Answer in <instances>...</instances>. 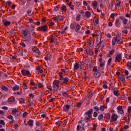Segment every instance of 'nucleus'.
<instances>
[{
  "mask_svg": "<svg viewBox=\"0 0 131 131\" xmlns=\"http://www.w3.org/2000/svg\"><path fill=\"white\" fill-rule=\"evenodd\" d=\"M22 35L24 36V39H25L26 43L27 45H33V37L32 35L27 30H23L22 31Z\"/></svg>",
  "mask_w": 131,
  "mask_h": 131,
  "instance_id": "1",
  "label": "nucleus"
},
{
  "mask_svg": "<svg viewBox=\"0 0 131 131\" xmlns=\"http://www.w3.org/2000/svg\"><path fill=\"white\" fill-rule=\"evenodd\" d=\"M116 42L119 45H121L122 43V38L119 36H117L116 37H114L112 42L113 46H115Z\"/></svg>",
  "mask_w": 131,
  "mask_h": 131,
  "instance_id": "2",
  "label": "nucleus"
},
{
  "mask_svg": "<svg viewBox=\"0 0 131 131\" xmlns=\"http://www.w3.org/2000/svg\"><path fill=\"white\" fill-rule=\"evenodd\" d=\"M106 46V40H101V39H99V40H97V46L99 47V49H103L104 47Z\"/></svg>",
  "mask_w": 131,
  "mask_h": 131,
  "instance_id": "3",
  "label": "nucleus"
},
{
  "mask_svg": "<svg viewBox=\"0 0 131 131\" xmlns=\"http://www.w3.org/2000/svg\"><path fill=\"white\" fill-rule=\"evenodd\" d=\"M92 112H93V109L91 108L85 113L86 115H88L89 118L86 117L84 119V120H86L88 121V120H90V118H92Z\"/></svg>",
  "mask_w": 131,
  "mask_h": 131,
  "instance_id": "4",
  "label": "nucleus"
},
{
  "mask_svg": "<svg viewBox=\"0 0 131 131\" xmlns=\"http://www.w3.org/2000/svg\"><path fill=\"white\" fill-rule=\"evenodd\" d=\"M93 51L92 49H91V48L87 47V48L85 50L84 54L86 55V56H89V55H90V56L93 55Z\"/></svg>",
  "mask_w": 131,
  "mask_h": 131,
  "instance_id": "5",
  "label": "nucleus"
},
{
  "mask_svg": "<svg viewBox=\"0 0 131 131\" xmlns=\"http://www.w3.org/2000/svg\"><path fill=\"white\" fill-rule=\"evenodd\" d=\"M123 26L124 28H126L127 29H131V25L127 24V19H124L123 21Z\"/></svg>",
  "mask_w": 131,
  "mask_h": 131,
  "instance_id": "6",
  "label": "nucleus"
},
{
  "mask_svg": "<svg viewBox=\"0 0 131 131\" xmlns=\"http://www.w3.org/2000/svg\"><path fill=\"white\" fill-rule=\"evenodd\" d=\"M121 57H122L121 54H118L116 56L115 62L116 63H117V62H118L119 63L120 62V61H121L122 60V58Z\"/></svg>",
  "mask_w": 131,
  "mask_h": 131,
  "instance_id": "7",
  "label": "nucleus"
},
{
  "mask_svg": "<svg viewBox=\"0 0 131 131\" xmlns=\"http://www.w3.org/2000/svg\"><path fill=\"white\" fill-rule=\"evenodd\" d=\"M21 73L24 76H28L29 75H30V72L28 70H27L26 71L23 70L21 71Z\"/></svg>",
  "mask_w": 131,
  "mask_h": 131,
  "instance_id": "8",
  "label": "nucleus"
},
{
  "mask_svg": "<svg viewBox=\"0 0 131 131\" xmlns=\"http://www.w3.org/2000/svg\"><path fill=\"white\" fill-rule=\"evenodd\" d=\"M94 77L95 78H99L101 76V71L98 70L97 72H95L94 74Z\"/></svg>",
  "mask_w": 131,
  "mask_h": 131,
  "instance_id": "9",
  "label": "nucleus"
},
{
  "mask_svg": "<svg viewBox=\"0 0 131 131\" xmlns=\"http://www.w3.org/2000/svg\"><path fill=\"white\" fill-rule=\"evenodd\" d=\"M3 23L4 26L7 27L9 26L11 24V22L10 21L7 20L6 19H4L3 20Z\"/></svg>",
  "mask_w": 131,
  "mask_h": 131,
  "instance_id": "10",
  "label": "nucleus"
},
{
  "mask_svg": "<svg viewBox=\"0 0 131 131\" xmlns=\"http://www.w3.org/2000/svg\"><path fill=\"white\" fill-rule=\"evenodd\" d=\"M69 109H70V105L67 104L63 106V111H64V112H67Z\"/></svg>",
  "mask_w": 131,
  "mask_h": 131,
  "instance_id": "11",
  "label": "nucleus"
},
{
  "mask_svg": "<svg viewBox=\"0 0 131 131\" xmlns=\"http://www.w3.org/2000/svg\"><path fill=\"white\" fill-rule=\"evenodd\" d=\"M55 19L58 20V21H63L64 20V17L62 15H58L55 17Z\"/></svg>",
  "mask_w": 131,
  "mask_h": 131,
  "instance_id": "12",
  "label": "nucleus"
},
{
  "mask_svg": "<svg viewBox=\"0 0 131 131\" xmlns=\"http://www.w3.org/2000/svg\"><path fill=\"white\" fill-rule=\"evenodd\" d=\"M117 118H118V116L115 114H113L112 115V119L114 120V121H116L117 120Z\"/></svg>",
  "mask_w": 131,
  "mask_h": 131,
  "instance_id": "13",
  "label": "nucleus"
},
{
  "mask_svg": "<svg viewBox=\"0 0 131 131\" xmlns=\"http://www.w3.org/2000/svg\"><path fill=\"white\" fill-rule=\"evenodd\" d=\"M26 125H29V126H31L32 127V126H33V120L30 119L28 121V124H26Z\"/></svg>",
  "mask_w": 131,
  "mask_h": 131,
  "instance_id": "14",
  "label": "nucleus"
},
{
  "mask_svg": "<svg viewBox=\"0 0 131 131\" xmlns=\"http://www.w3.org/2000/svg\"><path fill=\"white\" fill-rule=\"evenodd\" d=\"M113 92L115 96H116L117 97H118V96H119V95H120L119 92H118V90L116 91V90H115V89H113Z\"/></svg>",
  "mask_w": 131,
  "mask_h": 131,
  "instance_id": "15",
  "label": "nucleus"
},
{
  "mask_svg": "<svg viewBox=\"0 0 131 131\" xmlns=\"http://www.w3.org/2000/svg\"><path fill=\"white\" fill-rule=\"evenodd\" d=\"M80 66V64L78 63H75L74 66V68L75 69V70H78L79 69V67Z\"/></svg>",
  "mask_w": 131,
  "mask_h": 131,
  "instance_id": "16",
  "label": "nucleus"
},
{
  "mask_svg": "<svg viewBox=\"0 0 131 131\" xmlns=\"http://www.w3.org/2000/svg\"><path fill=\"white\" fill-rule=\"evenodd\" d=\"M93 22H94V25H98V24H99V20H98V19L96 17L94 18Z\"/></svg>",
  "mask_w": 131,
  "mask_h": 131,
  "instance_id": "17",
  "label": "nucleus"
},
{
  "mask_svg": "<svg viewBox=\"0 0 131 131\" xmlns=\"http://www.w3.org/2000/svg\"><path fill=\"white\" fill-rule=\"evenodd\" d=\"M33 52L34 53H35L36 54H39V50H38V48L35 47L33 49Z\"/></svg>",
  "mask_w": 131,
  "mask_h": 131,
  "instance_id": "18",
  "label": "nucleus"
},
{
  "mask_svg": "<svg viewBox=\"0 0 131 131\" xmlns=\"http://www.w3.org/2000/svg\"><path fill=\"white\" fill-rule=\"evenodd\" d=\"M8 102H11L13 103V102H15L16 101V98L15 97H10L8 100Z\"/></svg>",
  "mask_w": 131,
  "mask_h": 131,
  "instance_id": "19",
  "label": "nucleus"
},
{
  "mask_svg": "<svg viewBox=\"0 0 131 131\" xmlns=\"http://www.w3.org/2000/svg\"><path fill=\"white\" fill-rule=\"evenodd\" d=\"M106 108H107V105L106 104H104V105L100 106V110H101V111H104V110H105V109H106Z\"/></svg>",
  "mask_w": 131,
  "mask_h": 131,
  "instance_id": "20",
  "label": "nucleus"
},
{
  "mask_svg": "<svg viewBox=\"0 0 131 131\" xmlns=\"http://www.w3.org/2000/svg\"><path fill=\"white\" fill-rule=\"evenodd\" d=\"M41 31H47V29H48V26L45 25L41 27Z\"/></svg>",
  "mask_w": 131,
  "mask_h": 131,
  "instance_id": "21",
  "label": "nucleus"
},
{
  "mask_svg": "<svg viewBox=\"0 0 131 131\" xmlns=\"http://www.w3.org/2000/svg\"><path fill=\"white\" fill-rule=\"evenodd\" d=\"M77 25V24H76V23H74L73 24H71V28H72V29H75V28L76 27Z\"/></svg>",
  "mask_w": 131,
  "mask_h": 131,
  "instance_id": "22",
  "label": "nucleus"
},
{
  "mask_svg": "<svg viewBox=\"0 0 131 131\" xmlns=\"http://www.w3.org/2000/svg\"><path fill=\"white\" fill-rule=\"evenodd\" d=\"M69 81V78H68V77H65L63 79V83H64V84H67Z\"/></svg>",
  "mask_w": 131,
  "mask_h": 131,
  "instance_id": "23",
  "label": "nucleus"
},
{
  "mask_svg": "<svg viewBox=\"0 0 131 131\" xmlns=\"http://www.w3.org/2000/svg\"><path fill=\"white\" fill-rule=\"evenodd\" d=\"M81 28V27L80 25L77 24V26H76V32H79V30Z\"/></svg>",
  "mask_w": 131,
  "mask_h": 131,
  "instance_id": "24",
  "label": "nucleus"
},
{
  "mask_svg": "<svg viewBox=\"0 0 131 131\" xmlns=\"http://www.w3.org/2000/svg\"><path fill=\"white\" fill-rule=\"evenodd\" d=\"M53 85L54 86H56V88H59V82L55 80L53 82Z\"/></svg>",
  "mask_w": 131,
  "mask_h": 131,
  "instance_id": "25",
  "label": "nucleus"
},
{
  "mask_svg": "<svg viewBox=\"0 0 131 131\" xmlns=\"http://www.w3.org/2000/svg\"><path fill=\"white\" fill-rule=\"evenodd\" d=\"M92 5L93 6V7H94L95 8H96V7L98 6V2L96 1H93L92 3Z\"/></svg>",
  "mask_w": 131,
  "mask_h": 131,
  "instance_id": "26",
  "label": "nucleus"
},
{
  "mask_svg": "<svg viewBox=\"0 0 131 131\" xmlns=\"http://www.w3.org/2000/svg\"><path fill=\"white\" fill-rule=\"evenodd\" d=\"M98 119H99V120H103V119H104V115H103V114L99 115Z\"/></svg>",
  "mask_w": 131,
  "mask_h": 131,
  "instance_id": "27",
  "label": "nucleus"
},
{
  "mask_svg": "<svg viewBox=\"0 0 131 131\" xmlns=\"http://www.w3.org/2000/svg\"><path fill=\"white\" fill-rule=\"evenodd\" d=\"M56 38H55V37H53V36H51V38H50L49 39L50 42H51V43H53V42H54Z\"/></svg>",
  "mask_w": 131,
  "mask_h": 131,
  "instance_id": "28",
  "label": "nucleus"
},
{
  "mask_svg": "<svg viewBox=\"0 0 131 131\" xmlns=\"http://www.w3.org/2000/svg\"><path fill=\"white\" fill-rule=\"evenodd\" d=\"M85 15L86 17L90 18V17H91V13L90 12V11H86Z\"/></svg>",
  "mask_w": 131,
  "mask_h": 131,
  "instance_id": "29",
  "label": "nucleus"
},
{
  "mask_svg": "<svg viewBox=\"0 0 131 131\" xmlns=\"http://www.w3.org/2000/svg\"><path fill=\"white\" fill-rule=\"evenodd\" d=\"M69 6L70 8H71V10H74V6L72 5V2H70Z\"/></svg>",
  "mask_w": 131,
  "mask_h": 131,
  "instance_id": "30",
  "label": "nucleus"
},
{
  "mask_svg": "<svg viewBox=\"0 0 131 131\" xmlns=\"http://www.w3.org/2000/svg\"><path fill=\"white\" fill-rule=\"evenodd\" d=\"M18 101L21 104H24V103H25V99L23 98H19Z\"/></svg>",
  "mask_w": 131,
  "mask_h": 131,
  "instance_id": "31",
  "label": "nucleus"
},
{
  "mask_svg": "<svg viewBox=\"0 0 131 131\" xmlns=\"http://www.w3.org/2000/svg\"><path fill=\"white\" fill-rule=\"evenodd\" d=\"M109 6H110V9L111 10L113 8V2L111 1V2H109Z\"/></svg>",
  "mask_w": 131,
  "mask_h": 131,
  "instance_id": "32",
  "label": "nucleus"
},
{
  "mask_svg": "<svg viewBox=\"0 0 131 131\" xmlns=\"http://www.w3.org/2000/svg\"><path fill=\"white\" fill-rule=\"evenodd\" d=\"M16 112H17V109H16V108H13V109L12 110V115H16Z\"/></svg>",
  "mask_w": 131,
  "mask_h": 131,
  "instance_id": "33",
  "label": "nucleus"
},
{
  "mask_svg": "<svg viewBox=\"0 0 131 131\" xmlns=\"http://www.w3.org/2000/svg\"><path fill=\"white\" fill-rule=\"evenodd\" d=\"M61 10H62L63 12L66 11V10H67V7H66V6L63 5L61 8Z\"/></svg>",
  "mask_w": 131,
  "mask_h": 131,
  "instance_id": "34",
  "label": "nucleus"
},
{
  "mask_svg": "<svg viewBox=\"0 0 131 131\" xmlns=\"http://www.w3.org/2000/svg\"><path fill=\"white\" fill-rule=\"evenodd\" d=\"M79 67L80 69H83V68H84V62H81Z\"/></svg>",
  "mask_w": 131,
  "mask_h": 131,
  "instance_id": "35",
  "label": "nucleus"
},
{
  "mask_svg": "<svg viewBox=\"0 0 131 131\" xmlns=\"http://www.w3.org/2000/svg\"><path fill=\"white\" fill-rule=\"evenodd\" d=\"M82 103H83V102L82 101H80L78 102L77 105V108H80V107H81V105L82 104Z\"/></svg>",
  "mask_w": 131,
  "mask_h": 131,
  "instance_id": "36",
  "label": "nucleus"
},
{
  "mask_svg": "<svg viewBox=\"0 0 131 131\" xmlns=\"http://www.w3.org/2000/svg\"><path fill=\"white\" fill-rule=\"evenodd\" d=\"M2 90H3V91H5L6 92H8V88L6 86H1Z\"/></svg>",
  "mask_w": 131,
  "mask_h": 131,
  "instance_id": "37",
  "label": "nucleus"
},
{
  "mask_svg": "<svg viewBox=\"0 0 131 131\" xmlns=\"http://www.w3.org/2000/svg\"><path fill=\"white\" fill-rule=\"evenodd\" d=\"M120 79H121L122 83H124V82H125V78L123 76L121 77Z\"/></svg>",
  "mask_w": 131,
  "mask_h": 131,
  "instance_id": "38",
  "label": "nucleus"
},
{
  "mask_svg": "<svg viewBox=\"0 0 131 131\" xmlns=\"http://www.w3.org/2000/svg\"><path fill=\"white\" fill-rule=\"evenodd\" d=\"M105 117L107 119H110V117H111V116L110 115V114H106L105 115Z\"/></svg>",
  "mask_w": 131,
  "mask_h": 131,
  "instance_id": "39",
  "label": "nucleus"
},
{
  "mask_svg": "<svg viewBox=\"0 0 131 131\" xmlns=\"http://www.w3.org/2000/svg\"><path fill=\"white\" fill-rule=\"evenodd\" d=\"M119 19L117 18L116 20L115 25H116L117 27H118V26L119 25Z\"/></svg>",
  "mask_w": 131,
  "mask_h": 131,
  "instance_id": "40",
  "label": "nucleus"
},
{
  "mask_svg": "<svg viewBox=\"0 0 131 131\" xmlns=\"http://www.w3.org/2000/svg\"><path fill=\"white\" fill-rule=\"evenodd\" d=\"M88 97L89 100H91L92 99V97H93V94L92 93H88Z\"/></svg>",
  "mask_w": 131,
  "mask_h": 131,
  "instance_id": "41",
  "label": "nucleus"
},
{
  "mask_svg": "<svg viewBox=\"0 0 131 131\" xmlns=\"http://www.w3.org/2000/svg\"><path fill=\"white\" fill-rule=\"evenodd\" d=\"M59 80H63L64 78L63 76V75L59 74Z\"/></svg>",
  "mask_w": 131,
  "mask_h": 131,
  "instance_id": "42",
  "label": "nucleus"
},
{
  "mask_svg": "<svg viewBox=\"0 0 131 131\" xmlns=\"http://www.w3.org/2000/svg\"><path fill=\"white\" fill-rule=\"evenodd\" d=\"M66 73V71L64 70H62L60 71V73H59V74H61V75H63V74H65Z\"/></svg>",
  "mask_w": 131,
  "mask_h": 131,
  "instance_id": "43",
  "label": "nucleus"
},
{
  "mask_svg": "<svg viewBox=\"0 0 131 131\" xmlns=\"http://www.w3.org/2000/svg\"><path fill=\"white\" fill-rule=\"evenodd\" d=\"M111 62H112V58H110L107 61L108 66H110V65H111Z\"/></svg>",
  "mask_w": 131,
  "mask_h": 131,
  "instance_id": "44",
  "label": "nucleus"
},
{
  "mask_svg": "<svg viewBox=\"0 0 131 131\" xmlns=\"http://www.w3.org/2000/svg\"><path fill=\"white\" fill-rule=\"evenodd\" d=\"M16 116H19L21 115V112L19 111H16V113L15 114Z\"/></svg>",
  "mask_w": 131,
  "mask_h": 131,
  "instance_id": "45",
  "label": "nucleus"
},
{
  "mask_svg": "<svg viewBox=\"0 0 131 131\" xmlns=\"http://www.w3.org/2000/svg\"><path fill=\"white\" fill-rule=\"evenodd\" d=\"M19 89V86L16 85L12 88L13 91H16Z\"/></svg>",
  "mask_w": 131,
  "mask_h": 131,
  "instance_id": "46",
  "label": "nucleus"
},
{
  "mask_svg": "<svg viewBox=\"0 0 131 131\" xmlns=\"http://www.w3.org/2000/svg\"><path fill=\"white\" fill-rule=\"evenodd\" d=\"M81 15L80 14H78L76 16V20L77 21H79V20H80V16Z\"/></svg>",
  "mask_w": 131,
  "mask_h": 131,
  "instance_id": "47",
  "label": "nucleus"
},
{
  "mask_svg": "<svg viewBox=\"0 0 131 131\" xmlns=\"http://www.w3.org/2000/svg\"><path fill=\"white\" fill-rule=\"evenodd\" d=\"M117 110H118V111H120L122 110V106L119 105L117 107Z\"/></svg>",
  "mask_w": 131,
  "mask_h": 131,
  "instance_id": "48",
  "label": "nucleus"
},
{
  "mask_svg": "<svg viewBox=\"0 0 131 131\" xmlns=\"http://www.w3.org/2000/svg\"><path fill=\"white\" fill-rule=\"evenodd\" d=\"M0 124H2V125H5L6 124V123H5V121L4 120H1Z\"/></svg>",
  "mask_w": 131,
  "mask_h": 131,
  "instance_id": "49",
  "label": "nucleus"
},
{
  "mask_svg": "<svg viewBox=\"0 0 131 131\" xmlns=\"http://www.w3.org/2000/svg\"><path fill=\"white\" fill-rule=\"evenodd\" d=\"M93 66H94V64H93V62H90L89 63V69H92V68H93Z\"/></svg>",
  "mask_w": 131,
  "mask_h": 131,
  "instance_id": "50",
  "label": "nucleus"
},
{
  "mask_svg": "<svg viewBox=\"0 0 131 131\" xmlns=\"http://www.w3.org/2000/svg\"><path fill=\"white\" fill-rule=\"evenodd\" d=\"M29 97L30 98V99H33V98H34V95H33L32 93H31L29 95Z\"/></svg>",
  "mask_w": 131,
  "mask_h": 131,
  "instance_id": "51",
  "label": "nucleus"
},
{
  "mask_svg": "<svg viewBox=\"0 0 131 131\" xmlns=\"http://www.w3.org/2000/svg\"><path fill=\"white\" fill-rule=\"evenodd\" d=\"M93 71L95 72H97V71H99V70H98V68H97V67H94Z\"/></svg>",
  "mask_w": 131,
  "mask_h": 131,
  "instance_id": "52",
  "label": "nucleus"
},
{
  "mask_svg": "<svg viewBox=\"0 0 131 131\" xmlns=\"http://www.w3.org/2000/svg\"><path fill=\"white\" fill-rule=\"evenodd\" d=\"M19 45L23 47V48H25L26 47V45L24 42H20Z\"/></svg>",
  "mask_w": 131,
  "mask_h": 131,
  "instance_id": "53",
  "label": "nucleus"
},
{
  "mask_svg": "<svg viewBox=\"0 0 131 131\" xmlns=\"http://www.w3.org/2000/svg\"><path fill=\"white\" fill-rule=\"evenodd\" d=\"M127 67L128 68V69H131V62H128L127 63Z\"/></svg>",
  "mask_w": 131,
  "mask_h": 131,
  "instance_id": "54",
  "label": "nucleus"
},
{
  "mask_svg": "<svg viewBox=\"0 0 131 131\" xmlns=\"http://www.w3.org/2000/svg\"><path fill=\"white\" fill-rule=\"evenodd\" d=\"M6 5H7V6H9V7H10V6H11V5H12V2L11 1H7L6 2Z\"/></svg>",
  "mask_w": 131,
  "mask_h": 131,
  "instance_id": "55",
  "label": "nucleus"
},
{
  "mask_svg": "<svg viewBox=\"0 0 131 131\" xmlns=\"http://www.w3.org/2000/svg\"><path fill=\"white\" fill-rule=\"evenodd\" d=\"M119 19L123 21H124V20H126V19L125 18L124 16H119Z\"/></svg>",
  "mask_w": 131,
  "mask_h": 131,
  "instance_id": "56",
  "label": "nucleus"
},
{
  "mask_svg": "<svg viewBox=\"0 0 131 131\" xmlns=\"http://www.w3.org/2000/svg\"><path fill=\"white\" fill-rule=\"evenodd\" d=\"M62 95L66 97H67L68 94L67 92H62Z\"/></svg>",
  "mask_w": 131,
  "mask_h": 131,
  "instance_id": "57",
  "label": "nucleus"
},
{
  "mask_svg": "<svg viewBox=\"0 0 131 131\" xmlns=\"http://www.w3.org/2000/svg\"><path fill=\"white\" fill-rule=\"evenodd\" d=\"M29 107H31V106H33V101H29Z\"/></svg>",
  "mask_w": 131,
  "mask_h": 131,
  "instance_id": "58",
  "label": "nucleus"
},
{
  "mask_svg": "<svg viewBox=\"0 0 131 131\" xmlns=\"http://www.w3.org/2000/svg\"><path fill=\"white\" fill-rule=\"evenodd\" d=\"M33 23L35 25H37V26H39V25H40V22L39 21H37L36 23L33 22Z\"/></svg>",
  "mask_w": 131,
  "mask_h": 131,
  "instance_id": "59",
  "label": "nucleus"
},
{
  "mask_svg": "<svg viewBox=\"0 0 131 131\" xmlns=\"http://www.w3.org/2000/svg\"><path fill=\"white\" fill-rule=\"evenodd\" d=\"M54 10L55 11H60V8H59V7H58V6H56V7H54Z\"/></svg>",
  "mask_w": 131,
  "mask_h": 131,
  "instance_id": "60",
  "label": "nucleus"
},
{
  "mask_svg": "<svg viewBox=\"0 0 131 131\" xmlns=\"http://www.w3.org/2000/svg\"><path fill=\"white\" fill-rule=\"evenodd\" d=\"M53 90H54L55 91H57L58 90L59 87H57L56 86H53Z\"/></svg>",
  "mask_w": 131,
  "mask_h": 131,
  "instance_id": "61",
  "label": "nucleus"
},
{
  "mask_svg": "<svg viewBox=\"0 0 131 131\" xmlns=\"http://www.w3.org/2000/svg\"><path fill=\"white\" fill-rule=\"evenodd\" d=\"M115 52V50H112L111 51H110V54L111 55H113V53Z\"/></svg>",
  "mask_w": 131,
  "mask_h": 131,
  "instance_id": "62",
  "label": "nucleus"
},
{
  "mask_svg": "<svg viewBox=\"0 0 131 131\" xmlns=\"http://www.w3.org/2000/svg\"><path fill=\"white\" fill-rule=\"evenodd\" d=\"M27 115H28V113L27 112L24 113L23 116V117H26Z\"/></svg>",
  "mask_w": 131,
  "mask_h": 131,
  "instance_id": "63",
  "label": "nucleus"
},
{
  "mask_svg": "<svg viewBox=\"0 0 131 131\" xmlns=\"http://www.w3.org/2000/svg\"><path fill=\"white\" fill-rule=\"evenodd\" d=\"M47 89L48 90H49L50 92H51L52 91V86H50V85H48L47 86Z\"/></svg>",
  "mask_w": 131,
  "mask_h": 131,
  "instance_id": "64",
  "label": "nucleus"
}]
</instances>
